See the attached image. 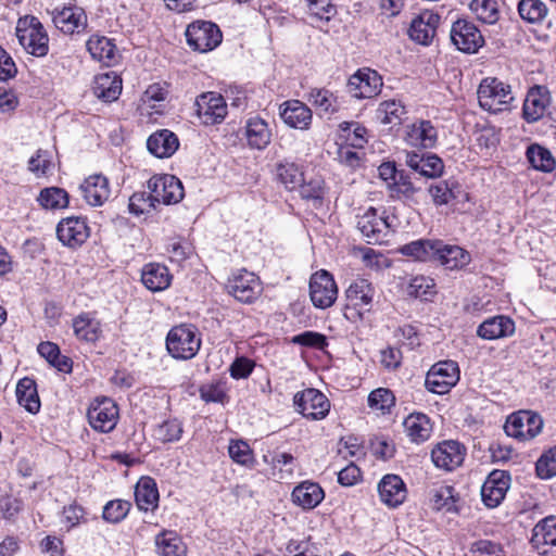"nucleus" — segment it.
Instances as JSON below:
<instances>
[{"instance_id":"f257e3e1","label":"nucleus","mask_w":556,"mask_h":556,"mask_svg":"<svg viewBox=\"0 0 556 556\" xmlns=\"http://www.w3.org/2000/svg\"><path fill=\"white\" fill-rule=\"evenodd\" d=\"M20 45L36 58H43L49 52V36L42 23L31 15L20 17L15 27Z\"/></svg>"},{"instance_id":"f03ea898","label":"nucleus","mask_w":556,"mask_h":556,"mask_svg":"<svg viewBox=\"0 0 556 556\" xmlns=\"http://www.w3.org/2000/svg\"><path fill=\"white\" fill-rule=\"evenodd\" d=\"M477 96L479 105L490 113L508 111L514 101L511 87L495 77L482 79Z\"/></svg>"},{"instance_id":"7ed1b4c3","label":"nucleus","mask_w":556,"mask_h":556,"mask_svg":"<svg viewBox=\"0 0 556 556\" xmlns=\"http://www.w3.org/2000/svg\"><path fill=\"white\" fill-rule=\"evenodd\" d=\"M201 346V339L195 327L179 325L173 327L166 337V349L177 359H191Z\"/></svg>"},{"instance_id":"20e7f679","label":"nucleus","mask_w":556,"mask_h":556,"mask_svg":"<svg viewBox=\"0 0 556 556\" xmlns=\"http://www.w3.org/2000/svg\"><path fill=\"white\" fill-rule=\"evenodd\" d=\"M543 427L540 415L531 410H519L511 414L504 426L507 435L520 441H529L535 438Z\"/></svg>"},{"instance_id":"39448f33","label":"nucleus","mask_w":556,"mask_h":556,"mask_svg":"<svg viewBox=\"0 0 556 556\" xmlns=\"http://www.w3.org/2000/svg\"><path fill=\"white\" fill-rule=\"evenodd\" d=\"M459 380V368L453 361L434 364L427 372L425 386L435 394H446Z\"/></svg>"},{"instance_id":"423d86ee","label":"nucleus","mask_w":556,"mask_h":556,"mask_svg":"<svg viewBox=\"0 0 556 556\" xmlns=\"http://www.w3.org/2000/svg\"><path fill=\"white\" fill-rule=\"evenodd\" d=\"M148 189L157 204H176L184 199L185 191L181 181L168 174L156 175L149 179Z\"/></svg>"},{"instance_id":"0eeeda50","label":"nucleus","mask_w":556,"mask_h":556,"mask_svg":"<svg viewBox=\"0 0 556 556\" xmlns=\"http://www.w3.org/2000/svg\"><path fill=\"white\" fill-rule=\"evenodd\" d=\"M186 38L193 50L207 52L220 43L222 33L212 22L197 21L187 27Z\"/></svg>"},{"instance_id":"6e6552de","label":"nucleus","mask_w":556,"mask_h":556,"mask_svg":"<svg viewBox=\"0 0 556 556\" xmlns=\"http://www.w3.org/2000/svg\"><path fill=\"white\" fill-rule=\"evenodd\" d=\"M293 404L296 412L312 420L324 419L330 409L329 400L320 391L313 388L295 393Z\"/></svg>"},{"instance_id":"1a4fd4ad","label":"nucleus","mask_w":556,"mask_h":556,"mask_svg":"<svg viewBox=\"0 0 556 556\" xmlns=\"http://www.w3.org/2000/svg\"><path fill=\"white\" fill-rule=\"evenodd\" d=\"M391 225L382 214L375 207L367 208L362 215H358L357 229L369 244H380L386 241Z\"/></svg>"},{"instance_id":"9d476101","label":"nucleus","mask_w":556,"mask_h":556,"mask_svg":"<svg viewBox=\"0 0 556 556\" xmlns=\"http://www.w3.org/2000/svg\"><path fill=\"white\" fill-rule=\"evenodd\" d=\"M450 36L453 45L465 53H476L484 45L481 31L468 20H457L454 22Z\"/></svg>"},{"instance_id":"9b49d317","label":"nucleus","mask_w":556,"mask_h":556,"mask_svg":"<svg viewBox=\"0 0 556 556\" xmlns=\"http://www.w3.org/2000/svg\"><path fill=\"white\" fill-rule=\"evenodd\" d=\"M309 296L314 306L318 308H328L336 302L338 288L330 273L321 269L312 275Z\"/></svg>"},{"instance_id":"f8f14e48","label":"nucleus","mask_w":556,"mask_h":556,"mask_svg":"<svg viewBox=\"0 0 556 556\" xmlns=\"http://www.w3.org/2000/svg\"><path fill=\"white\" fill-rule=\"evenodd\" d=\"M54 26L65 35L84 34L88 26V17L85 10L77 5H64L52 12Z\"/></svg>"},{"instance_id":"ddd939ff","label":"nucleus","mask_w":556,"mask_h":556,"mask_svg":"<svg viewBox=\"0 0 556 556\" xmlns=\"http://www.w3.org/2000/svg\"><path fill=\"white\" fill-rule=\"evenodd\" d=\"M87 417L92 429L108 433L116 427L118 408L113 400L103 397L91 404Z\"/></svg>"},{"instance_id":"4468645a","label":"nucleus","mask_w":556,"mask_h":556,"mask_svg":"<svg viewBox=\"0 0 556 556\" xmlns=\"http://www.w3.org/2000/svg\"><path fill=\"white\" fill-rule=\"evenodd\" d=\"M228 292L242 303L253 302L262 291L261 283L255 274L240 269L232 274L227 283Z\"/></svg>"},{"instance_id":"2eb2a0df","label":"nucleus","mask_w":556,"mask_h":556,"mask_svg":"<svg viewBox=\"0 0 556 556\" xmlns=\"http://www.w3.org/2000/svg\"><path fill=\"white\" fill-rule=\"evenodd\" d=\"M382 87V79L376 71L358 70L348 81V91L355 99H368L377 96Z\"/></svg>"},{"instance_id":"dca6fc26","label":"nucleus","mask_w":556,"mask_h":556,"mask_svg":"<svg viewBox=\"0 0 556 556\" xmlns=\"http://www.w3.org/2000/svg\"><path fill=\"white\" fill-rule=\"evenodd\" d=\"M466 447L457 441L447 440L438 443L431 451V459L437 468L452 471L465 459Z\"/></svg>"},{"instance_id":"f3484780","label":"nucleus","mask_w":556,"mask_h":556,"mask_svg":"<svg viewBox=\"0 0 556 556\" xmlns=\"http://www.w3.org/2000/svg\"><path fill=\"white\" fill-rule=\"evenodd\" d=\"M197 114L205 125L219 124L227 114V104L224 98L216 92H206L195 100Z\"/></svg>"},{"instance_id":"a211bd4d","label":"nucleus","mask_w":556,"mask_h":556,"mask_svg":"<svg viewBox=\"0 0 556 556\" xmlns=\"http://www.w3.org/2000/svg\"><path fill=\"white\" fill-rule=\"evenodd\" d=\"M510 485V476L504 470H493L481 488V497L485 506L489 508L497 507Z\"/></svg>"},{"instance_id":"6ab92c4d","label":"nucleus","mask_w":556,"mask_h":556,"mask_svg":"<svg viewBox=\"0 0 556 556\" xmlns=\"http://www.w3.org/2000/svg\"><path fill=\"white\" fill-rule=\"evenodd\" d=\"M405 142L415 148L431 149L438 140V130L430 121L419 119L406 125Z\"/></svg>"},{"instance_id":"aec40b11","label":"nucleus","mask_w":556,"mask_h":556,"mask_svg":"<svg viewBox=\"0 0 556 556\" xmlns=\"http://www.w3.org/2000/svg\"><path fill=\"white\" fill-rule=\"evenodd\" d=\"M405 164L414 172L427 178H437L443 174V161L432 153L405 152Z\"/></svg>"},{"instance_id":"412c9836","label":"nucleus","mask_w":556,"mask_h":556,"mask_svg":"<svg viewBox=\"0 0 556 556\" xmlns=\"http://www.w3.org/2000/svg\"><path fill=\"white\" fill-rule=\"evenodd\" d=\"M56 236L64 245L76 248L89 237L88 226L80 217L63 218L58 224Z\"/></svg>"},{"instance_id":"4be33fe9","label":"nucleus","mask_w":556,"mask_h":556,"mask_svg":"<svg viewBox=\"0 0 556 556\" xmlns=\"http://www.w3.org/2000/svg\"><path fill=\"white\" fill-rule=\"evenodd\" d=\"M440 16L431 11H424L413 18L408 35L412 40L420 45H429L433 39Z\"/></svg>"},{"instance_id":"5701e85b","label":"nucleus","mask_w":556,"mask_h":556,"mask_svg":"<svg viewBox=\"0 0 556 556\" xmlns=\"http://www.w3.org/2000/svg\"><path fill=\"white\" fill-rule=\"evenodd\" d=\"M80 191L89 205L101 206L111 197L110 181L101 174L90 175L80 185Z\"/></svg>"},{"instance_id":"b1692460","label":"nucleus","mask_w":556,"mask_h":556,"mask_svg":"<svg viewBox=\"0 0 556 556\" xmlns=\"http://www.w3.org/2000/svg\"><path fill=\"white\" fill-rule=\"evenodd\" d=\"M378 493L384 505L396 508L405 501L407 490L400 476L386 475L378 484Z\"/></svg>"},{"instance_id":"393cba45","label":"nucleus","mask_w":556,"mask_h":556,"mask_svg":"<svg viewBox=\"0 0 556 556\" xmlns=\"http://www.w3.org/2000/svg\"><path fill=\"white\" fill-rule=\"evenodd\" d=\"M375 293L374 286L367 279H355L345 291L348 305L359 313L369 312L372 307Z\"/></svg>"},{"instance_id":"a878e982","label":"nucleus","mask_w":556,"mask_h":556,"mask_svg":"<svg viewBox=\"0 0 556 556\" xmlns=\"http://www.w3.org/2000/svg\"><path fill=\"white\" fill-rule=\"evenodd\" d=\"M280 116L288 126L301 130L308 129L313 118L311 109L299 100L283 102Z\"/></svg>"},{"instance_id":"bb28decb","label":"nucleus","mask_w":556,"mask_h":556,"mask_svg":"<svg viewBox=\"0 0 556 556\" xmlns=\"http://www.w3.org/2000/svg\"><path fill=\"white\" fill-rule=\"evenodd\" d=\"M531 544L542 555L547 554L552 547H556V516L545 517L535 525Z\"/></svg>"},{"instance_id":"cd10ccee","label":"nucleus","mask_w":556,"mask_h":556,"mask_svg":"<svg viewBox=\"0 0 556 556\" xmlns=\"http://www.w3.org/2000/svg\"><path fill=\"white\" fill-rule=\"evenodd\" d=\"M551 103V96L547 88L535 86L531 88L523 102V117L527 122L539 121Z\"/></svg>"},{"instance_id":"c85d7f7f","label":"nucleus","mask_w":556,"mask_h":556,"mask_svg":"<svg viewBox=\"0 0 556 556\" xmlns=\"http://www.w3.org/2000/svg\"><path fill=\"white\" fill-rule=\"evenodd\" d=\"M514 332V320L504 315H497L485 319L477 329L478 337L483 340H496L509 337Z\"/></svg>"},{"instance_id":"c756f323","label":"nucleus","mask_w":556,"mask_h":556,"mask_svg":"<svg viewBox=\"0 0 556 556\" xmlns=\"http://www.w3.org/2000/svg\"><path fill=\"white\" fill-rule=\"evenodd\" d=\"M434 261L439 262L446 269L455 270L467 266L471 261V256L463 248L458 245L444 244L439 240Z\"/></svg>"},{"instance_id":"7c9ffc66","label":"nucleus","mask_w":556,"mask_h":556,"mask_svg":"<svg viewBox=\"0 0 556 556\" xmlns=\"http://www.w3.org/2000/svg\"><path fill=\"white\" fill-rule=\"evenodd\" d=\"M92 90L104 102L115 101L122 92V78L115 72L99 74L94 78Z\"/></svg>"},{"instance_id":"2f4dec72","label":"nucleus","mask_w":556,"mask_h":556,"mask_svg":"<svg viewBox=\"0 0 556 556\" xmlns=\"http://www.w3.org/2000/svg\"><path fill=\"white\" fill-rule=\"evenodd\" d=\"M148 150L156 157H169L179 147L177 136L168 130L161 129L152 134L147 141Z\"/></svg>"},{"instance_id":"473e14b6","label":"nucleus","mask_w":556,"mask_h":556,"mask_svg":"<svg viewBox=\"0 0 556 556\" xmlns=\"http://www.w3.org/2000/svg\"><path fill=\"white\" fill-rule=\"evenodd\" d=\"M292 501L304 509H313L318 506L325 497L321 486L312 481H304L292 491Z\"/></svg>"},{"instance_id":"72a5a7b5","label":"nucleus","mask_w":556,"mask_h":556,"mask_svg":"<svg viewBox=\"0 0 556 556\" xmlns=\"http://www.w3.org/2000/svg\"><path fill=\"white\" fill-rule=\"evenodd\" d=\"M141 281L150 291L159 292L170 286L172 275L166 266L150 263L142 269Z\"/></svg>"},{"instance_id":"f704fd0d","label":"nucleus","mask_w":556,"mask_h":556,"mask_svg":"<svg viewBox=\"0 0 556 556\" xmlns=\"http://www.w3.org/2000/svg\"><path fill=\"white\" fill-rule=\"evenodd\" d=\"M407 437L414 443L427 441L432 433L430 418L422 413H414L407 416L403 422Z\"/></svg>"},{"instance_id":"c9c22d12","label":"nucleus","mask_w":556,"mask_h":556,"mask_svg":"<svg viewBox=\"0 0 556 556\" xmlns=\"http://www.w3.org/2000/svg\"><path fill=\"white\" fill-rule=\"evenodd\" d=\"M135 500L140 510L149 511L157 507L159 491L152 478L143 477L137 482Z\"/></svg>"},{"instance_id":"e433bc0d","label":"nucleus","mask_w":556,"mask_h":556,"mask_svg":"<svg viewBox=\"0 0 556 556\" xmlns=\"http://www.w3.org/2000/svg\"><path fill=\"white\" fill-rule=\"evenodd\" d=\"M248 143L254 149H265L271 139V131L268 124L260 117H251L245 125Z\"/></svg>"},{"instance_id":"4c0bfd02","label":"nucleus","mask_w":556,"mask_h":556,"mask_svg":"<svg viewBox=\"0 0 556 556\" xmlns=\"http://www.w3.org/2000/svg\"><path fill=\"white\" fill-rule=\"evenodd\" d=\"M86 46L92 59L105 65H111L115 61L116 46L108 37L92 35Z\"/></svg>"},{"instance_id":"58836bf2","label":"nucleus","mask_w":556,"mask_h":556,"mask_svg":"<svg viewBox=\"0 0 556 556\" xmlns=\"http://www.w3.org/2000/svg\"><path fill=\"white\" fill-rule=\"evenodd\" d=\"M16 397L21 406L31 414H36L40 409V400L37 392L35 380L25 377L17 382Z\"/></svg>"},{"instance_id":"ea45409f","label":"nucleus","mask_w":556,"mask_h":556,"mask_svg":"<svg viewBox=\"0 0 556 556\" xmlns=\"http://www.w3.org/2000/svg\"><path fill=\"white\" fill-rule=\"evenodd\" d=\"M439 240L420 239L407 244H404L400 252L416 261L430 262L434 261L435 251H438Z\"/></svg>"},{"instance_id":"a19ab883","label":"nucleus","mask_w":556,"mask_h":556,"mask_svg":"<svg viewBox=\"0 0 556 556\" xmlns=\"http://www.w3.org/2000/svg\"><path fill=\"white\" fill-rule=\"evenodd\" d=\"M307 101L317 110L318 115H332L339 110L337 97L325 88H313Z\"/></svg>"},{"instance_id":"79ce46f5","label":"nucleus","mask_w":556,"mask_h":556,"mask_svg":"<svg viewBox=\"0 0 556 556\" xmlns=\"http://www.w3.org/2000/svg\"><path fill=\"white\" fill-rule=\"evenodd\" d=\"M160 556H186L187 547L181 539L172 531L163 532L155 538Z\"/></svg>"},{"instance_id":"37998d69","label":"nucleus","mask_w":556,"mask_h":556,"mask_svg":"<svg viewBox=\"0 0 556 556\" xmlns=\"http://www.w3.org/2000/svg\"><path fill=\"white\" fill-rule=\"evenodd\" d=\"M526 155L530 165L536 170L551 173L555 168V160L551 151L538 143L529 146Z\"/></svg>"},{"instance_id":"c03bdc74","label":"nucleus","mask_w":556,"mask_h":556,"mask_svg":"<svg viewBox=\"0 0 556 556\" xmlns=\"http://www.w3.org/2000/svg\"><path fill=\"white\" fill-rule=\"evenodd\" d=\"M37 201L45 210H61L68 205V194L62 188L49 187L40 191Z\"/></svg>"},{"instance_id":"a18cd8bd","label":"nucleus","mask_w":556,"mask_h":556,"mask_svg":"<svg viewBox=\"0 0 556 556\" xmlns=\"http://www.w3.org/2000/svg\"><path fill=\"white\" fill-rule=\"evenodd\" d=\"M518 13L525 22L538 24L546 16L547 8L542 0H520Z\"/></svg>"},{"instance_id":"49530a36","label":"nucleus","mask_w":556,"mask_h":556,"mask_svg":"<svg viewBox=\"0 0 556 556\" xmlns=\"http://www.w3.org/2000/svg\"><path fill=\"white\" fill-rule=\"evenodd\" d=\"M277 177L281 184L289 190L296 189L302 181H304V174L296 165L292 162H283L277 165Z\"/></svg>"},{"instance_id":"de8ad7c7","label":"nucleus","mask_w":556,"mask_h":556,"mask_svg":"<svg viewBox=\"0 0 556 556\" xmlns=\"http://www.w3.org/2000/svg\"><path fill=\"white\" fill-rule=\"evenodd\" d=\"M405 113V106L401 101L388 100L379 104L377 117L382 124H400Z\"/></svg>"},{"instance_id":"09e8293b","label":"nucleus","mask_w":556,"mask_h":556,"mask_svg":"<svg viewBox=\"0 0 556 556\" xmlns=\"http://www.w3.org/2000/svg\"><path fill=\"white\" fill-rule=\"evenodd\" d=\"M73 328L76 337L80 340L93 342L98 339L99 323L88 316L80 315L76 317L73 321Z\"/></svg>"},{"instance_id":"8fccbe9b","label":"nucleus","mask_w":556,"mask_h":556,"mask_svg":"<svg viewBox=\"0 0 556 556\" xmlns=\"http://www.w3.org/2000/svg\"><path fill=\"white\" fill-rule=\"evenodd\" d=\"M470 10L483 23L494 24L498 20V9L495 0H472Z\"/></svg>"},{"instance_id":"3c124183","label":"nucleus","mask_w":556,"mask_h":556,"mask_svg":"<svg viewBox=\"0 0 556 556\" xmlns=\"http://www.w3.org/2000/svg\"><path fill=\"white\" fill-rule=\"evenodd\" d=\"M430 502L437 510H452L454 507V488L451 485H441L430 492Z\"/></svg>"},{"instance_id":"603ef678","label":"nucleus","mask_w":556,"mask_h":556,"mask_svg":"<svg viewBox=\"0 0 556 556\" xmlns=\"http://www.w3.org/2000/svg\"><path fill=\"white\" fill-rule=\"evenodd\" d=\"M395 404V396L393 392L386 388H378L371 391L368 395V405L371 409L380 410L382 413L390 412L391 407Z\"/></svg>"},{"instance_id":"864d4df0","label":"nucleus","mask_w":556,"mask_h":556,"mask_svg":"<svg viewBox=\"0 0 556 556\" xmlns=\"http://www.w3.org/2000/svg\"><path fill=\"white\" fill-rule=\"evenodd\" d=\"M230 458L243 466H252L254 464L253 452L250 445L242 440H231L228 446Z\"/></svg>"},{"instance_id":"5fc2aeb1","label":"nucleus","mask_w":556,"mask_h":556,"mask_svg":"<svg viewBox=\"0 0 556 556\" xmlns=\"http://www.w3.org/2000/svg\"><path fill=\"white\" fill-rule=\"evenodd\" d=\"M131 504L128 501L114 500L106 503L103 508L102 517L111 523L122 521L129 513Z\"/></svg>"},{"instance_id":"6e6d98bb","label":"nucleus","mask_w":556,"mask_h":556,"mask_svg":"<svg viewBox=\"0 0 556 556\" xmlns=\"http://www.w3.org/2000/svg\"><path fill=\"white\" fill-rule=\"evenodd\" d=\"M428 192L435 205H445L455 198L453 184L440 180L429 186Z\"/></svg>"},{"instance_id":"4d7b16f0","label":"nucleus","mask_w":556,"mask_h":556,"mask_svg":"<svg viewBox=\"0 0 556 556\" xmlns=\"http://www.w3.org/2000/svg\"><path fill=\"white\" fill-rule=\"evenodd\" d=\"M128 207L130 213L139 216L141 214L149 213L153 208H156V203L152 198L151 191L135 192L129 198Z\"/></svg>"},{"instance_id":"13d9d810","label":"nucleus","mask_w":556,"mask_h":556,"mask_svg":"<svg viewBox=\"0 0 556 556\" xmlns=\"http://www.w3.org/2000/svg\"><path fill=\"white\" fill-rule=\"evenodd\" d=\"M535 469L541 479L556 476V446L549 448L538 459Z\"/></svg>"},{"instance_id":"bf43d9fd","label":"nucleus","mask_w":556,"mask_h":556,"mask_svg":"<svg viewBox=\"0 0 556 556\" xmlns=\"http://www.w3.org/2000/svg\"><path fill=\"white\" fill-rule=\"evenodd\" d=\"M155 438L163 443L178 441L182 434V427L177 420H168L155 429Z\"/></svg>"},{"instance_id":"052dcab7","label":"nucleus","mask_w":556,"mask_h":556,"mask_svg":"<svg viewBox=\"0 0 556 556\" xmlns=\"http://www.w3.org/2000/svg\"><path fill=\"white\" fill-rule=\"evenodd\" d=\"M433 280L425 276L414 277L407 288L408 294L415 298H425L433 293Z\"/></svg>"},{"instance_id":"680f3d73","label":"nucleus","mask_w":556,"mask_h":556,"mask_svg":"<svg viewBox=\"0 0 556 556\" xmlns=\"http://www.w3.org/2000/svg\"><path fill=\"white\" fill-rule=\"evenodd\" d=\"M52 162L47 151L38 150L34 156L29 159L28 169L36 176H45L52 168Z\"/></svg>"},{"instance_id":"e2e57ef3","label":"nucleus","mask_w":556,"mask_h":556,"mask_svg":"<svg viewBox=\"0 0 556 556\" xmlns=\"http://www.w3.org/2000/svg\"><path fill=\"white\" fill-rule=\"evenodd\" d=\"M298 188L303 199L319 200L324 194V181L319 177L312 178L308 181L304 178V181Z\"/></svg>"},{"instance_id":"0e129e2a","label":"nucleus","mask_w":556,"mask_h":556,"mask_svg":"<svg viewBox=\"0 0 556 556\" xmlns=\"http://www.w3.org/2000/svg\"><path fill=\"white\" fill-rule=\"evenodd\" d=\"M292 342L303 346L324 349L327 345L326 337L314 331H305L292 338Z\"/></svg>"},{"instance_id":"69168bd1","label":"nucleus","mask_w":556,"mask_h":556,"mask_svg":"<svg viewBox=\"0 0 556 556\" xmlns=\"http://www.w3.org/2000/svg\"><path fill=\"white\" fill-rule=\"evenodd\" d=\"M391 188L399 195H403L405 198H410L417 192V188L414 186L410 177L403 172L399 173L392 182Z\"/></svg>"},{"instance_id":"338daca9","label":"nucleus","mask_w":556,"mask_h":556,"mask_svg":"<svg viewBox=\"0 0 556 556\" xmlns=\"http://www.w3.org/2000/svg\"><path fill=\"white\" fill-rule=\"evenodd\" d=\"M23 509L21 500L13 496H4L0 500V514L4 519L14 518Z\"/></svg>"},{"instance_id":"774afa93","label":"nucleus","mask_w":556,"mask_h":556,"mask_svg":"<svg viewBox=\"0 0 556 556\" xmlns=\"http://www.w3.org/2000/svg\"><path fill=\"white\" fill-rule=\"evenodd\" d=\"M402 362V352L396 348H387L380 352L381 365L389 369H396Z\"/></svg>"}]
</instances>
